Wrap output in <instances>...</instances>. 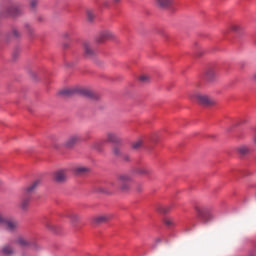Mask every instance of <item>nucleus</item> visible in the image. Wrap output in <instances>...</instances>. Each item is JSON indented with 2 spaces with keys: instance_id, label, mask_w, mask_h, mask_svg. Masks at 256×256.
I'll list each match as a JSON object with an SVG mask.
<instances>
[{
  "instance_id": "22",
  "label": "nucleus",
  "mask_w": 256,
  "mask_h": 256,
  "mask_svg": "<svg viewBox=\"0 0 256 256\" xmlns=\"http://www.w3.org/2000/svg\"><path fill=\"white\" fill-rule=\"evenodd\" d=\"M68 217L71 220V223H77V221L81 219V217L77 213H71Z\"/></svg>"
},
{
  "instance_id": "30",
  "label": "nucleus",
  "mask_w": 256,
  "mask_h": 256,
  "mask_svg": "<svg viewBox=\"0 0 256 256\" xmlns=\"http://www.w3.org/2000/svg\"><path fill=\"white\" fill-rule=\"evenodd\" d=\"M113 153H114V155H116V157H119V155H121V149L119 147L115 146L113 148Z\"/></svg>"
},
{
  "instance_id": "39",
  "label": "nucleus",
  "mask_w": 256,
  "mask_h": 256,
  "mask_svg": "<svg viewBox=\"0 0 256 256\" xmlns=\"http://www.w3.org/2000/svg\"><path fill=\"white\" fill-rule=\"evenodd\" d=\"M253 79L256 81V73L253 74Z\"/></svg>"
},
{
  "instance_id": "13",
  "label": "nucleus",
  "mask_w": 256,
  "mask_h": 256,
  "mask_svg": "<svg viewBox=\"0 0 256 256\" xmlns=\"http://www.w3.org/2000/svg\"><path fill=\"white\" fill-rule=\"evenodd\" d=\"M106 141L108 143H119V141H121V139L119 138V136H117L114 132H108L106 134Z\"/></svg>"
},
{
  "instance_id": "4",
  "label": "nucleus",
  "mask_w": 256,
  "mask_h": 256,
  "mask_svg": "<svg viewBox=\"0 0 256 256\" xmlns=\"http://www.w3.org/2000/svg\"><path fill=\"white\" fill-rule=\"evenodd\" d=\"M202 78L204 79V81H208V83H213V81H215V79H217V71L215 70V68H208Z\"/></svg>"
},
{
  "instance_id": "10",
  "label": "nucleus",
  "mask_w": 256,
  "mask_h": 256,
  "mask_svg": "<svg viewBox=\"0 0 256 256\" xmlns=\"http://www.w3.org/2000/svg\"><path fill=\"white\" fill-rule=\"evenodd\" d=\"M79 141H81V137H79V135H72L66 140L65 146L73 147V146L77 145V143H79Z\"/></svg>"
},
{
  "instance_id": "12",
  "label": "nucleus",
  "mask_w": 256,
  "mask_h": 256,
  "mask_svg": "<svg viewBox=\"0 0 256 256\" xmlns=\"http://www.w3.org/2000/svg\"><path fill=\"white\" fill-rule=\"evenodd\" d=\"M9 14L12 17H17L19 15H21V13H23V10L21 9V7H19L18 5H12L9 9Z\"/></svg>"
},
{
  "instance_id": "11",
  "label": "nucleus",
  "mask_w": 256,
  "mask_h": 256,
  "mask_svg": "<svg viewBox=\"0 0 256 256\" xmlns=\"http://www.w3.org/2000/svg\"><path fill=\"white\" fill-rule=\"evenodd\" d=\"M39 185H41V180L34 181L32 184L26 187L24 193L31 196V194L37 190V187H39Z\"/></svg>"
},
{
  "instance_id": "26",
  "label": "nucleus",
  "mask_w": 256,
  "mask_h": 256,
  "mask_svg": "<svg viewBox=\"0 0 256 256\" xmlns=\"http://www.w3.org/2000/svg\"><path fill=\"white\" fill-rule=\"evenodd\" d=\"M195 211L197 212L198 217H200V219H203V207L195 206Z\"/></svg>"
},
{
  "instance_id": "25",
  "label": "nucleus",
  "mask_w": 256,
  "mask_h": 256,
  "mask_svg": "<svg viewBox=\"0 0 256 256\" xmlns=\"http://www.w3.org/2000/svg\"><path fill=\"white\" fill-rule=\"evenodd\" d=\"M143 145V140H137L134 143H132V148L133 149H139Z\"/></svg>"
},
{
  "instance_id": "3",
  "label": "nucleus",
  "mask_w": 256,
  "mask_h": 256,
  "mask_svg": "<svg viewBox=\"0 0 256 256\" xmlns=\"http://www.w3.org/2000/svg\"><path fill=\"white\" fill-rule=\"evenodd\" d=\"M118 181L120 183L121 191H129V184L131 181V176L127 174H122L118 177Z\"/></svg>"
},
{
  "instance_id": "20",
  "label": "nucleus",
  "mask_w": 256,
  "mask_h": 256,
  "mask_svg": "<svg viewBox=\"0 0 256 256\" xmlns=\"http://www.w3.org/2000/svg\"><path fill=\"white\" fill-rule=\"evenodd\" d=\"M237 151L240 155H247V154H249L250 150H249V147H247V146H240L237 148Z\"/></svg>"
},
{
  "instance_id": "2",
  "label": "nucleus",
  "mask_w": 256,
  "mask_h": 256,
  "mask_svg": "<svg viewBox=\"0 0 256 256\" xmlns=\"http://www.w3.org/2000/svg\"><path fill=\"white\" fill-rule=\"evenodd\" d=\"M15 243H16V245H19V247L30 248V249H34V250L39 249V244H37V242L30 241L25 236H18L15 239Z\"/></svg>"
},
{
  "instance_id": "19",
  "label": "nucleus",
  "mask_w": 256,
  "mask_h": 256,
  "mask_svg": "<svg viewBox=\"0 0 256 256\" xmlns=\"http://www.w3.org/2000/svg\"><path fill=\"white\" fill-rule=\"evenodd\" d=\"M75 93V89L67 88L60 91V95H64L65 97H69Z\"/></svg>"
},
{
  "instance_id": "35",
  "label": "nucleus",
  "mask_w": 256,
  "mask_h": 256,
  "mask_svg": "<svg viewBox=\"0 0 256 256\" xmlns=\"http://www.w3.org/2000/svg\"><path fill=\"white\" fill-rule=\"evenodd\" d=\"M92 148H93V149H97V150L99 151V142H94V143L92 144Z\"/></svg>"
},
{
  "instance_id": "8",
  "label": "nucleus",
  "mask_w": 256,
  "mask_h": 256,
  "mask_svg": "<svg viewBox=\"0 0 256 256\" xmlns=\"http://www.w3.org/2000/svg\"><path fill=\"white\" fill-rule=\"evenodd\" d=\"M2 225L7 231H15L19 227V223L17 221L7 220V218H5V221Z\"/></svg>"
},
{
  "instance_id": "29",
  "label": "nucleus",
  "mask_w": 256,
  "mask_h": 256,
  "mask_svg": "<svg viewBox=\"0 0 256 256\" xmlns=\"http://www.w3.org/2000/svg\"><path fill=\"white\" fill-rule=\"evenodd\" d=\"M138 173L140 175H148L149 174V170H147L146 168H139L138 169Z\"/></svg>"
},
{
  "instance_id": "33",
  "label": "nucleus",
  "mask_w": 256,
  "mask_h": 256,
  "mask_svg": "<svg viewBox=\"0 0 256 256\" xmlns=\"http://www.w3.org/2000/svg\"><path fill=\"white\" fill-rule=\"evenodd\" d=\"M5 219H6V218H5V216L3 215V213L0 212V227H1V225H3Z\"/></svg>"
},
{
  "instance_id": "9",
  "label": "nucleus",
  "mask_w": 256,
  "mask_h": 256,
  "mask_svg": "<svg viewBox=\"0 0 256 256\" xmlns=\"http://www.w3.org/2000/svg\"><path fill=\"white\" fill-rule=\"evenodd\" d=\"M83 49H84L85 57H88V58L95 57V50H93L89 42H84Z\"/></svg>"
},
{
  "instance_id": "21",
  "label": "nucleus",
  "mask_w": 256,
  "mask_h": 256,
  "mask_svg": "<svg viewBox=\"0 0 256 256\" xmlns=\"http://www.w3.org/2000/svg\"><path fill=\"white\" fill-rule=\"evenodd\" d=\"M2 253L4 255H13V248H11L9 245H6L2 248Z\"/></svg>"
},
{
  "instance_id": "7",
  "label": "nucleus",
  "mask_w": 256,
  "mask_h": 256,
  "mask_svg": "<svg viewBox=\"0 0 256 256\" xmlns=\"http://www.w3.org/2000/svg\"><path fill=\"white\" fill-rule=\"evenodd\" d=\"M54 181L56 183H65L67 181V172L65 170H58L54 173Z\"/></svg>"
},
{
  "instance_id": "38",
  "label": "nucleus",
  "mask_w": 256,
  "mask_h": 256,
  "mask_svg": "<svg viewBox=\"0 0 256 256\" xmlns=\"http://www.w3.org/2000/svg\"><path fill=\"white\" fill-rule=\"evenodd\" d=\"M123 159H124V161H129V155H124Z\"/></svg>"
},
{
  "instance_id": "5",
  "label": "nucleus",
  "mask_w": 256,
  "mask_h": 256,
  "mask_svg": "<svg viewBox=\"0 0 256 256\" xmlns=\"http://www.w3.org/2000/svg\"><path fill=\"white\" fill-rule=\"evenodd\" d=\"M112 217L113 216L111 214H102V215L95 216L92 219V221L96 225H101V223H107V221H111Z\"/></svg>"
},
{
  "instance_id": "36",
  "label": "nucleus",
  "mask_w": 256,
  "mask_h": 256,
  "mask_svg": "<svg viewBox=\"0 0 256 256\" xmlns=\"http://www.w3.org/2000/svg\"><path fill=\"white\" fill-rule=\"evenodd\" d=\"M136 191H143V184H137Z\"/></svg>"
},
{
  "instance_id": "16",
  "label": "nucleus",
  "mask_w": 256,
  "mask_h": 256,
  "mask_svg": "<svg viewBox=\"0 0 256 256\" xmlns=\"http://www.w3.org/2000/svg\"><path fill=\"white\" fill-rule=\"evenodd\" d=\"M230 31H233V33H241L243 31V26L239 24H232L230 26Z\"/></svg>"
},
{
  "instance_id": "14",
  "label": "nucleus",
  "mask_w": 256,
  "mask_h": 256,
  "mask_svg": "<svg viewBox=\"0 0 256 256\" xmlns=\"http://www.w3.org/2000/svg\"><path fill=\"white\" fill-rule=\"evenodd\" d=\"M156 3L158 7H162L163 9H165L167 7H171V5L173 4V0H156Z\"/></svg>"
},
{
  "instance_id": "32",
  "label": "nucleus",
  "mask_w": 256,
  "mask_h": 256,
  "mask_svg": "<svg viewBox=\"0 0 256 256\" xmlns=\"http://www.w3.org/2000/svg\"><path fill=\"white\" fill-rule=\"evenodd\" d=\"M38 3L39 2L37 0H31L30 1V6L32 7V9H35V7H37Z\"/></svg>"
},
{
  "instance_id": "15",
  "label": "nucleus",
  "mask_w": 256,
  "mask_h": 256,
  "mask_svg": "<svg viewBox=\"0 0 256 256\" xmlns=\"http://www.w3.org/2000/svg\"><path fill=\"white\" fill-rule=\"evenodd\" d=\"M76 175H85V173H89V168L85 166H78L75 168Z\"/></svg>"
},
{
  "instance_id": "6",
  "label": "nucleus",
  "mask_w": 256,
  "mask_h": 256,
  "mask_svg": "<svg viewBox=\"0 0 256 256\" xmlns=\"http://www.w3.org/2000/svg\"><path fill=\"white\" fill-rule=\"evenodd\" d=\"M31 203V195L24 192L22 199L20 201V208L22 211H27L29 209V205Z\"/></svg>"
},
{
  "instance_id": "31",
  "label": "nucleus",
  "mask_w": 256,
  "mask_h": 256,
  "mask_svg": "<svg viewBox=\"0 0 256 256\" xmlns=\"http://www.w3.org/2000/svg\"><path fill=\"white\" fill-rule=\"evenodd\" d=\"M140 81L142 82V83H147V81H149V76H145V75H143V76H140Z\"/></svg>"
},
{
  "instance_id": "37",
  "label": "nucleus",
  "mask_w": 256,
  "mask_h": 256,
  "mask_svg": "<svg viewBox=\"0 0 256 256\" xmlns=\"http://www.w3.org/2000/svg\"><path fill=\"white\" fill-rule=\"evenodd\" d=\"M25 28L29 31V33H33V29L31 28V25L26 24Z\"/></svg>"
},
{
  "instance_id": "40",
  "label": "nucleus",
  "mask_w": 256,
  "mask_h": 256,
  "mask_svg": "<svg viewBox=\"0 0 256 256\" xmlns=\"http://www.w3.org/2000/svg\"><path fill=\"white\" fill-rule=\"evenodd\" d=\"M121 0H113L114 3H119Z\"/></svg>"
},
{
  "instance_id": "24",
  "label": "nucleus",
  "mask_w": 256,
  "mask_h": 256,
  "mask_svg": "<svg viewBox=\"0 0 256 256\" xmlns=\"http://www.w3.org/2000/svg\"><path fill=\"white\" fill-rule=\"evenodd\" d=\"M164 224L166 225V227H173L175 226V220H173V218H165Z\"/></svg>"
},
{
  "instance_id": "1",
  "label": "nucleus",
  "mask_w": 256,
  "mask_h": 256,
  "mask_svg": "<svg viewBox=\"0 0 256 256\" xmlns=\"http://www.w3.org/2000/svg\"><path fill=\"white\" fill-rule=\"evenodd\" d=\"M192 99L199 103V105H204V107H213L216 103L215 99L205 94H194L192 95Z\"/></svg>"
},
{
  "instance_id": "27",
  "label": "nucleus",
  "mask_w": 256,
  "mask_h": 256,
  "mask_svg": "<svg viewBox=\"0 0 256 256\" xmlns=\"http://www.w3.org/2000/svg\"><path fill=\"white\" fill-rule=\"evenodd\" d=\"M12 36L15 39H19V37H21V32H19V30H17V28H13L12 29Z\"/></svg>"
},
{
  "instance_id": "28",
  "label": "nucleus",
  "mask_w": 256,
  "mask_h": 256,
  "mask_svg": "<svg viewBox=\"0 0 256 256\" xmlns=\"http://www.w3.org/2000/svg\"><path fill=\"white\" fill-rule=\"evenodd\" d=\"M163 241H165V238H161V237H158L154 240V244H153V247H157V245H160V243H163Z\"/></svg>"
},
{
  "instance_id": "18",
  "label": "nucleus",
  "mask_w": 256,
  "mask_h": 256,
  "mask_svg": "<svg viewBox=\"0 0 256 256\" xmlns=\"http://www.w3.org/2000/svg\"><path fill=\"white\" fill-rule=\"evenodd\" d=\"M79 93H80V95H83L84 97H90V98L93 97V92L89 89H85V88L80 89Z\"/></svg>"
},
{
  "instance_id": "23",
  "label": "nucleus",
  "mask_w": 256,
  "mask_h": 256,
  "mask_svg": "<svg viewBox=\"0 0 256 256\" xmlns=\"http://www.w3.org/2000/svg\"><path fill=\"white\" fill-rule=\"evenodd\" d=\"M86 17H87V21L91 23L93 19H95V12H93L92 10H87Z\"/></svg>"
},
{
  "instance_id": "34",
  "label": "nucleus",
  "mask_w": 256,
  "mask_h": 256,
  "mask_svg": "<svg viewBox=\"0 0 256 256\" xmlns=\"http://www.w3.org/2000/svg\"><path fill=\"white\" fill-rule=\"evenodd\" d=\"M161 213H168V211H171V206L167 207V208H162Z\"/></svg>"
},
{
  "instance_id": "17",
  "label": "nucleus",
  "mask_w": 256,
  "mask_h": 256,
  "mask_svg": "<svg viewBox=\"0 0 256 256\" xmlns=\"http://www.w3.org/2000/svg\"><path fill=\"white\" fill-rule=\"evenodd\" d=\"M115 35L109 30H105L101 33L102 39H113Z\"/></svg>"
}]
</instances>
